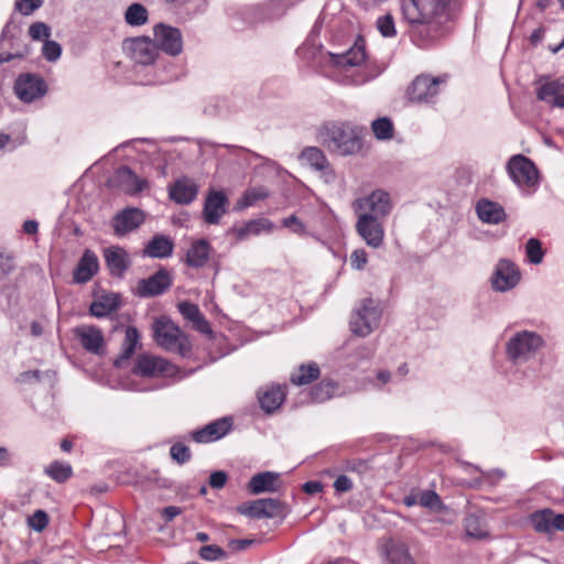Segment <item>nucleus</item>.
<instances>
[{
	"label": "nucleus",
	"instance_id": "nucleus-11",
	"mask_svg": "<svg viewBox=\"0 0 564 564\" xmlns=\"http://www.w3.org/2000/svg\"><path fill=\"white\" fill-rule=\"evenodd\" d=\"M299 161L303 166H308L317 172L325 183L329 184L335 181L336 174L325 153L319 148H304L299 155Z\"/></svg>",
	"mask_w": 564,
	"mask_h": 564
},
{
	"label": "nucleus",
	"instance_id": "nucleus-21",
	"mask_svg": "<svg viewBox=\"0 0 564 564\" xmlns=\"http://www.w3.org/2000/svg\"><path fill=\"white\" fill-rule=\"evenodd\" d=\"M228 197L223 191L210 189L205 198L203 217L207 224L217 225L227 210Z\"/></svg>",
	"mask_w": 564,
	"mask_h": 564
},
{
	"label": "nucleus",
	"instance_id": "nucleus-1",
	"mask_svg": "<svg viewBox=\"0 0 564 564\" xmlns=\"http://www.w3.org/2000/svg\"><path fill=\"white\" fill-rule=\"evenodd\" d=\"M449 0H401L403 19L410 25L411 36L419 46L436 41L449 20Z\"/></svg>",
	"mask_w": 564,
	"mask_h": 564
},
{
	"label": "nucleus",
	"instance_id": "nucleus-23",
	"mask_svg": "<svg viewBox=\"0 0 564 564\" xmlns=\"http://www.w3.org/2000/svg\"><path fill=\"white\" fill-rule=\"evenodd\" d=\"M232 422L229 417L216 420L203 429L196 430L192 433V438L196 443H212L220 440L231 430Z\"/></svg>",
	"mask_w": 564,
	"mask_h": 564
},
{
	"label": "nucleus",
	"instance_id": "nucleus-41",
	"mask_svg": "<svg viewBox=\"0 0 564 564\" xmlns=\"http://www.w3.org/2000/svg\"><path fill=\"white\" fill-rule=\"evenodd\" d=\"M118 307V301L116 296H106L100 300L94 301L90 305V313L96 317H104Z\"/></svg>",
	"mask_w": 564,
	"mask_h": 564
},
{
	"label": "nucleus",
	"instance_id": "nucleus-20",
	"mask_svg": "<svg viewBox=\"0 0 564 564\" xmlns=\"http://www.w3.org/2000/svg\"><path fill=\"white\" fill-rule=\"evenodd\" d=\"M172 285V278L167 270L160 269L148 279H142L137 284V294L141 297H152L164 293Z\"/></svg>",
	"mask_w": 564,
	"mask_h": 564
},
{
	"label": "nucleus",
	"instance_id": "nucleus-28",
	"mask_svg": "<svg viewBox=\"0 0 564 564\" xmlns=\"http://www.w3.org/2000/svg\"><path fill=\"white\" fill-rule=\"evenodd\" d=\"M169 194L177 204L188 205L196 198L198 186L193 180L182 177L170 187Z\"/></svg>",
	"mask_w": 564,
	"mask_h": 564
},
{
	"label": "nucleus",
	"instance_id": "nucleus-40",
	"mask_svg": "<svg viewBox=\"0 0 564 564\" xmlns=\"http://www.w3.org/2000/svg\"><path fill=\"white\" fill-rule=\"evenodd\" d=\"M45 474L57 482H64L73 475V468L68 463L55 460L45 468Z\"/></svg>",
	"mask_w": 564,
	"mask_h": 564
},
{
	"label": "nucleus",
	"instance_id": "nucleus-56",
	"mask_svg": "<svg viewBox=\"0 0 564 564\" xmlns=\"http://www.w3.org/2000/svg\"><path fill=\"white\" fill-rule=\"evenodd\" d=\"M341 469L344 471L356 473L358 475H362L369 470V465L367 462H365L362 459L354 458V459L346 460L343 464Z\"/></svg>",
	"mask_w": 564,
	"mask_h": 564
},
{
	"label": "nucleus",
	"instance_id": "nucleus-36",
	"mask_svg": "<svg viewBox=\"0 0 564 564\" xmlns=\"http://www.w3.org/2000/svg\"><path fill=\"white\" fill-rule=\"evenodd\" d=\"M285 399V393L280 386H272L259 393V402L263 411L272 413L281 406Z\"/></svg>",
	"mask_w": 564,
	"mask_h": 564
},
{
	"label": "nucleus",
	"instance_id": "nucleus-37",
	"mask_svg": "<svg viewBox=\"0 0 564 564\" xmlns=\"http://www.w3.org/2000/svg\"><path fill=\"white\" fill-rule=\"evenodd\" d=\"M272 229L273 224L269 219H253L237 228L236 235L238 239L243 240L251 235L258 236L261 232H271Z\"/></svg>",
	"mask_w": 564,
	"mask_h": 564
},
{
	"label": "nucleus",
	"instance_id": "nucleus-42",
	"mask_svg": "<svg viewBox=\"0 0 564 564\" xmlns=\"http://www.w3.org/2000/svg\"><path fill=\"white\" fill-rule=\"evenodd\" d=\"M525 258L529 263L538 265L543 262L545 250L542 242L536 238H530L524 246Z\"/></svg>",
	"mask_w": 564,
	"mask_h": 564
},
{
	"label": "nucleus",
	"instance_id": "nucleus-8",
	"mask_svg": "<svg viewBox=\"0 0 564 564\" xmlns=\"http://www.w3.org/2000/svg\"><path fill=\"white\" fill-rule=\"evenodd\" d=\"M177 368L162 357L150 354L140 355L132 368V373L143 378L174 377Z\"/></svg>",
	"mask_w": 564,
	"mask_h": 564
},
{
	"label": "nucleus",
	"instance_id": "nucleus-34",
	"mask_svg": "<svg viewBox=\"0 0 564 564\" xmlns=\"http://www.w3.org/2000/svg\"><path fill=\"white\" fill-rule=\"evenodd\" d=\"M212 247L206 239H199L192 243L186 253V263L192 268L204 267L210 253Z\"/></svg>",
	"mask_w": 564,
	"mask_h": 564
},
{
	"label": "nucleus",
	"instance_id": "nucleus-50",
	"mask_svg": "<svg viewBox=\"0 0 564 564\" xmlns=\"http://www.w3.org/2000/svg\"><path fill=\"white\" fill-rule=\"evenodd\" d=\"M170 455L177 464L183 465L191 460L192 453L188 446L183 443H175L170 448Z\"/></svg>",
	"mask_w": 564,
	"mask_h": 564
},
{
	"label": "nucleus",
	"instance_id": "nucleus-60",
	"mask_svg": "<svg viewBox=\"0 0 564 564\" xmlns=\"http://www.w3.org/2000/svg\"><path fill=\"white\" fill-rule=\"evenodd\" d=\"M43 373L40 370H29L21 372L15 381L20 384H29L33 382H39L42 379Z\"/></svg>",
	"mask_w": 564,
	"mask_h": 564
},
{
	"label": "nucleus",
	"instance_id": "nucleus-22",
	"mask_svg": "<svg viewBox=\"0 0 564 564\" xmlns=\"http://www.w3.org/2000/svg\"><path fill=\"white\" fill-rule=\"evenodd\" d=\"M536 98L551 107L564 109V79L541 83L535 90Z\"/></svg>",
	"mask_w": 564,
	"mask_h": 564
},
{
	"label": "nucleus",
	"instance_id": "nucleus-52",
	"mask_svg": "<svg viewBox=\"0 0 564 564\" xmlns=\"http://www.w3.org/2000/svg\"><path fill=\"white\" fill-rule=\"evenodd\" d=\"M199 556L204 561H221L227 558V553L217 545H205L200 547Z\"/></svg>",
	"mask_w": 564,
	"mask_h": 564
},
{
	"label": "nucleus",
	"instance_id": "nucleus-15",
	"mask_svg": "<svg viewBox=\"0 0 564 564\" xmlns=\"http://www.w3.org/2000/svg\"><path fill=\"white\" fill-rule=\"evenodd\" d=\"M124 50L131 59L141 65L152 64L159 55L158 46L150 37H134L126 41Z\"/></svg>",
	"mask_w": 564,
	"mask_h": 564
},
{
	"label": "nucleus",
	"instance_id": "nucleus-55",
	"mask_svg": "<svg viewBox=\"0 0 564 564\" xmlns=\"http://www.w3.org/2000/svg\"><path fill=\"white\" fill-rule=\"evenodd\" d=\"M28 524L31 527L34 531L41 532L43 531L46 525L48 524V517L45 511L43 510H36L29 519Z\"/></svg>",
	"mask_w": 564,
	"mask_h": 564
},
{
	"label": "nucleus",
	"instance_id": "nucleus-25",
	"mask_svg": "<svg viewBox=\"0 0 564 564\" xmlns=\"http://www.w3.org/2000/svg\"><path fill=\"white\" fill-rule=\"evenodd\" d=\"M75 335L85 350L90 354L102 352L105 339L101 330L95 326L82 325L75 329Z\"/></svg>",
	"mask_w": 564,
	"mask_h": 564
},
{
	"label": "nucleus",
	"instance_id": "nucleus-4",
	"mask_svg": "<svg viewBox=\"0 0 564 564\" xmlns=\"http://www.w3.org/2000/svg\"><path fill=\"white\" fill-rule=\"evenodd\" d=\"M153 337L155 343L166 351L177 352L182 356L191 351L192 345L188 337L166 317L158 318L154 322Z\"/></svg>",
	"mask_w": 564,
	"mask_h": 564
},
{
	"label": "nucleus",
	"instance_id": "nucleus-49",
	"mask_svg": "<svg viewBox=\"0 0 564 564\" xmlns=\"http://www.w3.org/2000/svg\"><path fill=\"white\" fill-rule=\"evenodd\" d=\"M465 530L468 536L482 539L487 535L486 530L482 528L480 520L476 516H468L465 519Z\"/></svg>",
	"mask_w": 564,
	"mask_h": 564
},
{
	"label": "nucleus",
	"instance_id": "nucleus-27",
	"mask_svg": "<svg viewBox=\"0 0 564 564\" xmlns=\"http://www.w3.org/2000/svg\"><path fill=\"white\" fill-rule=\"evenodd\" d=\"M144 221V214L139 208H126L113 218V230L118 236H123Z\"/></svg>",
	"mask_w": 564,
	"mask_h": 564
},
{
	"label": "nucleus",
	"instance_id": "nucleus-14",
	"mask_svg": "<svg viewBox=\"0 0 564 564\" xmlns=\"http://www.w3.org/2000/svg\"><path fill=\"white\" fill-rule=\"evenodd\" d=\"M154 43L158 50L161 48L171 56H177L183 51V36L181 31L166 24L161 23L154 26Z\"/></svg>",
	"mask_w": 564,
	"mask_h": 564
},
{
	"label": "nucleus",
	"instance_id": "nucleus-30",
	"mask_svg": "<svg viewBox=\"0 0 564 564\" xmlns=\"http://www.w3.org/2000/svg\"><path fill=\"white\" fill-rule=\"evenodd\" d=\"M106 264L112 275L121 276L130 265L128 252L121 247H109L104 251Z\"/></svg>",
	"mask_w": 564,
	"mask_h": 564
},
{
	"label": "nucleus",
	"instance_id": "nucleus-46",
	"mask_svg": "<svg viewBox=\"0 0 564 564\" xmlns=\"http://www.w3.org/2000/svg\"><path fill=\"white\" fill-rule=\"evenodd\" d=\"M268 195L269 193L264 187L250 188L243 193L237 205L239 208H247L254 205L258 200L267 198Z\"/></svg>",
	"mask_w": 564,
	"mask_h": 564
},
{
	"label": "nucleus",
	"instance_id": "nucleus-32",
	"mask_svg": "<svg viewBox=\"0 0 564 564\" xmlns=\"http://www.w3.org/2000/svg\"><path fill=\"white\" fill-rule=\"evenodd\" d=\"M174 242L164 235H154L147 243L143 256L155 259H164L172 256Z\"/></svg>",
	"mask_w": 564,
	"mask_h": 564
},
{
	"label": "nucleus",
	"instance_id": "nucleus-63",
	"mask_svg": "<svg viewBox=\"0 0 564 564\" xmlns=\"http://www.w3.org/2000/svg\"><path fill=\"white\" fill-rule=\"evenodd\" d=\"M182 513V509L176 506H169L162 510V517L166 522L172 521L175 517Z\"/></svg>",
	"mask_w": 564,
	"mask_h": 564
},
{
	"label": "nucleus",
	"instance_id": "nucleus-54",
	"mask_svg": "<svg viewBox=\"0 0 564 564\" xmlns=\"http://www.w3.org/2000/svg\"><path fill=\"white\" fill-rule=\"evenodd\" d=\"M29 35L33 41L47 40L51 36V28L44 22H34L29 26Z\"/></svg>",
	"mask_w": 564,
	"mask_h": 564
},
{
	"label": "nucleus",
	"instance_id": "nucleus-57",
	"mask_svg": "<svg viewBox=\"0 0 564 564\" xmlns=\"http://www.w3.org/2000/svg\"><path fill=\"white\" fill-rule=\"evenodd\" d=\"M282 225L299 236L306 235V226L295 215L284 218Z\"/></svg>",
	"mask_w": 564,
	"mask_h": 564
},
{
	"label": "nucleus",
	"instance_id": "nucleus-19",
	"mask_svg": "<svg viewBox=\"0 0 564 564\" xmlns=\"http://www.w3.org/2000/svg\"><path fill=\"white\" fill-rule=\"evenodd\" d=\"M530 522L539 533L553 534L564 532V513H556L550 508L538 510L530 516Z\"/></svg>",
	"mask_w": 564,
	"mask_h": 564
},
{
	"label": "nucleus",
	"instance_id": "nucleus-33",
	"mask_svg": "<svg viewBox=\"0 0 564 564\" xmlns=\"http://www.w3.org/2000/svg\"><path fill=\"white\" fill-rule=\"evenodd\" d=\"M279 474L263 471L256 474L248 482V490L253 495L278 490Z\"/></svg>",
	"mask_w": 564,
	"mask_h": 564
},
{
	"label": "nucleus",
	"instance_id": "nucleus-35",
	"mask_svg": "<svg viewBox=\"0 0 564 564\" xmlns=\"http://www.w3.org/2000/svg\"><path fill=\"white\" fill-rule=\"evenodd\" d=\"M177 307L183 317L193 323L195 329L203 334H209L212 332L208 322L200 313L199 307L196 304L189 302H181Z\"/></svg>",
	"mask_w": 564,
	"mask_h": 564
},
{
	"label": "nucleus",
	"instance_id": "nucleus-10",
	"mask_svg": "<svg viewBox=\"0 0 564 564\" xmlns=\"http://www.w3.org/2000/svg\"><path fill=\"white\" fill-rule=\"evenodd\" d=\"M366 43L362 37H358L355 44L346 52L340 54L328 53L329 65L339 72H354L367 62Z\"/></svg>",
	"mask_w": 564,
	"mask_h": 564
},
{
	"label": "nucleus",
	"instance_id": "nucleus-31",
	"mask_svg": "<svg viewBox=\"0 0 564 564\" xmlns=\"http://www.w3.org/2000/svg\"><path fill=\"white\" fill-rule=\"evenodd\" d=\"M140 346L139 330L134 326H127L124 329V338L121 344V352L116 358L115 366L119 368L124 367Z\"/></svg>",
	"mask_w": 564,
	"mask_h": 564
},
{
	"label": "nucleus",
	"instance_id": "nucleus-17",
	"mask_svg": "<svg viewBox=\"0 0 564 564\" xmlns=\"http://www.w3.org/2000/svg\"><path fill=\"white\" fill-rule=\"evenodd\" d=\"M379 552L389 564H416L409 545L400 539H387L380 544Z\"/></svg>",
	"mask_w": 564,
	"mask_h": 564
},
{
	"label": "nucleus",
	"instance_id": "nucleus-48",
	"mask_svg": "<svg viewBox=\"0 0 564 564\" xmlns=\"http://www.w3.org/2000/svg\"><path fill=\"white\" fill-rule=\"evenodd\" d=\"M419 505L433 511H440L445 508L440 496L433 490H425L419 495Z\"/></svg>",
	"mask_w": 564,
	"mask_h": 564
},
{
	"label": "nucleus",
	"instance_id": "nucleus-51",
	"mask_svg": "<svg viewBox=\"0 0 564 564\" xmlns=\"http://www.w3.org/2000/svg\"><path fill=\"white\" fill-rule=\"evenodd\" d=\"M44 3V0H15L14 9L24 17L33 14Z\"/></svg>",
	"mask_w": 564,
	"mask_h": 564
},
{
	"label": "nucleus",
	"instance_id": "nucleus-58",
	"mask_svg": "<svg viewBox=\"0 0 564 564\" xmlns=\"http://www.w3.org/2000/svg\"><path fill=\"white\" fill-rule=\"evenodd\" d=\"M15 268L13 256L0 252V280L10 274Z\"/></svg>",
	"mask_w": 564,
	"mask_h": 564
},
{
	"label": "nucleus",
	"instance_id": "nucleus-2",
	"mask_svg": "<svg viewBox=\"0 0 564 564\" xmlns=\"http://www.w3.org/2000/svg\"><path fill=\"white\" fill-rule=\"evenodd\" d=\"M545 348V337L536 330L527 328L516 329L503 344L506 360L517 369L534 361Z\"/></svg>",
	"mask_w": 564,
	"mask_h": 564
},
{
	"label": "nucleus",
	"instance_id": "nucleus-3",
	"mask_svg": "<svg viewBox=\"0 0 564 564\" xmlns=\"http://www.w3.org/2000/svg\"><path fill=\"white\" fill-rule=\"evenodd\" d=\"M322 143L341 156L352 155L360 151L361 139L356 126L347 121H329L319 129Z\"/></svg>",
	"mask_w": 564,
	"mask_h": 564
},
{
	"label": "nucleus",
	"instance_id": "nucleus-7",
	"mask_svg": "<svg viewBox=\"0 0 564 564\" xmlns=\"http://www.w3.org/2000/svg\"><path fill=\"white\" fill-rule=\"evenodd\" d=\"M392 207L389 193L382 189H376L352 203V208L357 215L366 214L381 220L391 213Z\"/></svg>",
	"mask_w": 564,
	"mask_h": 564
},
{
	"label": "nucleus",
	"instance_id": "nucleus-38",
	"mask_svg": "<svg viewBox=\"0 0 564 564\" xmlns=\"http://www.w3.org/2000/svg\"><path fill=\"white\" fill-rule=\"evenodd\" d=\"M291 7L289 0H270L261 7V18L265 21L278 20Z\"/></svg>",
	"mask_w": 564,
	"mask_h": 564
},
{
	"label": "nucleus",
	"instance_id": "nucleus-6",
	"mask_svg": "<svg viewBox=\"0 0 564 564\" xmlns=\"http://www.w3.org/2000/svg\"><path fill=\"white\" fill-rule=\"evenodd\" d=\"M507 172L513 183L523 192L533 193L539 185V171L535 164L522 154L511 156Z\"/></svg>",
	"mask_w": 564,
	"mask_h": 564
},
{
	"label": "nucleus",
	"instance_id": "nucleus-13",
	"mask_svg": "<svg viewBox=\"0 0 564 564\" xmlns=\"http://www.w3.org/2000/svg\"><path fill=\"white\" fill-rule=\"evenodd\" d=\"M355 228L356 232L368 247L377 249L383 245L384 227L381 219L370 217L366 214L357 215Z\"/></svg>",
	"mask_w": 564,
	"mask_h": 564
},
{
	"label": "nucleus",
	"instance_id": "nucleus-64",
	"mask_svg": "<svg viewBox=\"0 0 564 564\" xmlns=\"http://www.w3.org/2000/svg\"><path fill=\"white\" fill-rule=\"evenodd\" d=\"M252 543H253V540H247V539H243V540H231L229 542L228 546L232 551H243L248 546H250Z\"/></svg>",
	"mask_w": 564,
	"mask_h": 564
},
{
	"label": "nucleus",
	"instance_id": "nucleus-24",
	"mask_svg": "<svg viewBox=\"0 0 564 564\" xmlns=\"http://www.w3.org/2000/svg\"><path fill=\"white\" fill-rule=\"evenodd\" d=\"M113 181L118 187L129 195H135L148 188L147 180L139 177L130 167H119L113 176Z\"/></svg>",
	"mask_w": 564,
	"mask_h": 564
},
{
	"label": "nucleus",
	"instance_id": "nucleus-44",
	"mask_svg": "<svg viewBox=\"0 0 564 564\" xmlns=\"http://www.w3.org/2000/svg\"><path fill=\"white\" fill-rule=\"evenodd\" d=\"M337 387L330 380L321 381L311 392L312 400L324 402L336 394Z\"/></svg>",
	"mask_w": 564,
	"mask_h": 564
},
{
	"label": "nucleus",
	"instance_id": "nucleus-26",
	"mask_svg": "<svg viewBox=\"0 0 564 564\" xmlns=\"http://www.w3.org/2000/svg\"><path fill=\"white\" fill-rule=\"evenodd\" d=\"M99 270V261L96 253L86 249L73 271V280L77 284L89 282Z\"/></svg>",
	"mask_w": 564,
	"mask_h": 564
},
{
	"label": "nucleus",
	"instance_id": "nucleus-18",
	"mask_svg": "<svg viewBox=\"0 0 564 564\" xmlns=\"http://www.w3.org/2000/svg\"><path fill=\"white\" fill-rule=\"evenodd\" d=\"M238 510L251 518H275L283 513V503L276 499L264 498L243 503Z\"/></svg>",
	"mask_w": 564,
	"mask_h": 564
},
{
	"label": "nucleus",
	"instance_id": "nucleus-62",
	"mask_svg": "<svg viewBox=\"0 0 564 564\" xmlns=\"http://www.w3.org/2000/svg\"><path fill=\"white\" fill-rule=\"evenodd\" d=\"M227 482V474L225 471H214L209 476V485L212 488L221 489Z\"/></svg>",
	"mask_w": 564,
	"mask_h": 564
},
{
	"label": "nucleus",
	"instance_id": "nucleus-39",
	"mask_svg": "<svg viewBox=\"0 0 564 564\" xmlns=\"http://www.w3.org/2000/svg\"><path fill=\"white\" fill-rule=\"evenodd\" d=\"M319 376V368L315 362L301 366L296 372L291 375V382L296 386L308 384Z\"/></svg>",
	"mask_w": 564,
	"mask_h": 564
},
{
	"label": "nucleus",
	"instance_id": "nucleus-43",
	"mask_svg": "<svg viewBox=\"0 0 564 564\" xmlns=\"http://www.w3.org/2000/svg\"><path fill=\"white\" fill-rule=\"evenodd\" d=\"M124 19L131 26L143 25L148 21V10L140 3H132L126 10Z\"/></svg>",
	"mask_w": 564,
	"mask_h": 564
},
{
	"label": "nucleus",
	"instance_id": "nucleus-29",
	"mask_svg": "<svg viewBox=\"0 0 564 564\" xmlns=\"http://www.w3.org/2000/svg\"><path fill=\"white\" fill-rule=\"evenodd\" d=\"M476 213L478 218L485 224L498 225L506 219L503 207L487 198H481L477 202Z\"/></svg>",
	"mask_w": 564,
	"mask_h": 564
},
{
	"label": "nucleus",
	"instance_id": "nucleus-9",
	"mask_svg": "<svg viewBox=\"0 0 564 564\" xmlns=\"http://www.w3.org/2000/svg\"><path fill=\"white\" fill-rule=\"evenodd\" d=\"M520 281L521 271L513 261L506 258L498 260L490 276V285L495 292H509L513 290Z\"/></svg>",
	"mask_w": 564,
	"mask_h": 564
},
{
	"label": "nucleus",
	"instance_id": "nucleus-47",
	"mask_svg": "<svg viewBox=\"0 0 564 564\" xmlns=\"http://www.w3.org/2000/svg\"><path fill=\"white\" fill-rule=\"evenodd\" d=\"M376 28L383 37L397 36L395 21L391 13L379 17L376 21Z\"/></svg>",
	"mask_w": 564,
	"mask_h": 564
},
{
	"label": "nucleus",
	"instance_id": "nucleus-16",
	"mask_svg": "<svg viewBox=\"0 0 564 564\" xmlns=\"http://www.w3.org/2000/svg\"><path fill=\"white\" fill-rule=\"evenodd\" d=\"M46 90L45 82L40 76L33 74L20 75L14 85L17 96L24 102H32L44 96Z\"/></svg>",
	"mask_w": 564,
	"mask_h": 564
},
{
	"label": "nucleus",
	"instance_id": "nucleus-45",
	"mask_svg": "<svg viewBox=\"0 0 564 564\" xmlns=\"http://www.w3.org/2000/svg\"><path fill=\"white\" fill-rule=\"evenodd\" d=\"M371 129L378 140H390L393 137V123L387 117L373 120Z\"/></svg>",
	"mask_w": 564,
	"mask_h": 564
},
{
	"label": "nucleus",
	"instance_id": "nucleus-12",
	"mask_svg": "<svg viewBox=\"0 0 564 564\" xmlns=\"http://www.w3.org/2000/svg\"><path fill=\"white\" fill-rule=\"evenodd\" d=\"M445 82L446 76L420 75L412 82L409 88V98L415 102H431L440 93V86Z\"/></svg>",
	"mask_w": 564,
	"mask_h": 564
},
{
	"label": "nucleus",
	"instance_id": "nucleus-53",
	"mask_svg": "<svg viewBox=\"0 0 564 564\" xmlns=\"http://www.w3.org/2000/svg\"><path fill=\"white\" fill-rule=\"evenodd\" d=\"M42 54L48 62H55L61 57L62 46L56 41L45 40L42 46Z\"/></svg>",
	"mask_w": 564,
	"mask_h": 564
},
{
	"label": "nucleus",
	"instance_id": "nucleus-61",
	"mask_svg": "<svg viewBox=\"0 0 564 564\" xmlns=\"http://www.w3.org/2000/svg\"><path fill=\"white\" fill-rule=\"evenodd\" d=\"M333 486L336 492H348L352 489V480L346 475H340L336 478Z\"/></svg>",
	"mask_w": 564,
	"mask_h": 564
},
{
	"label": "nucleus",
	"instance_id": "nucleus-5",
	"mask_svg": "<svg viewBox=\"0 0 564 564\" xmlns=\"http://www.w3.org/2000/svg\"><path fill=\"white\" fill-rule=\"evenodd\" d=\"M382 310L378 301L365 299L354 310L350 317V329L360 337L370 335L380 325Z\"/></svg>",
	"mask_w": 564,
	"mask_h": 564
},
{
	"label": "nucleus",
	"instance_id": "nucleus-59",
	"mask_svg": "<svg viewBox=\"0 0 564 564\" xmlns=\"http://www.w3.org/2000/svg\"><path fill=\"white\" fill-rule=\"evenodd\" d=\"M368 261V254L364 249H356L350 254V265L356 270H362Z\"/></svg>",
	"mask_w": 564,
	"mask_h": 564
}]
</instances>
